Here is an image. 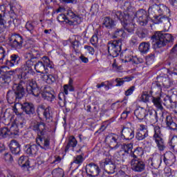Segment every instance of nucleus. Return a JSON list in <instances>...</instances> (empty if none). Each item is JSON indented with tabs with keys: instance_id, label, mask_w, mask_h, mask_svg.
Returning <instances> with one entry per match:
<instances>
[{
	"instance_id": "obj_1",
	"label": "nucleus",
	"mask_w": 177,
	"mask_h": 177,
	"mask_svg": "<svg viewBox=\"0 0 177 177\" xmlns=\"http://www.w3.org/2000/svg\"><path fill=\"white\" fill-rule=\"evenodd\" d=\"M30 129L37 134L36 144L30 143L25 146V151L29 156H35L39 147L44 150L50 149V137L48 136V127L46 123L42 121H34L30 124Z\"/></svg>"
},
{
	"instance_id": "obj_2",
	"label": "nucleus",
	"mask_w": 177,
	"mask_h": 177,
	"mask_svg": "<svg viewBox=\"0 0 177 177\" xmlns=\"http://www.w3.org/2000/svg\"><path fill=\"white\" fill-rule=\"evenodd\" d=\"M111 16L114 20H120L121 24L127 32H130L131 34L134 32L135 28H136V24L132 22V18L128 12L113 10Z\"/></svg>"
},
{
	"instance_id": "obj_3",
	"label": "nucleus",
	"mask_w": 177,
	"mask_h": 177,
	"mask_svg": "<svg viewBox=\"0 0 177 177\" xmlns=\"http://www.w3.org/2000/svg\"><path fill=\"white\" fill-rule=\"evenodd\" d=\"M24 84V82L22 81L19 84H14L12 90H10L7 92V102L10 104H13V103L17 104L24 97V95H26V88L23 86Z\"/></svg>"
},
{
	"instance_id": "obj_4",
	"label": "nucleus",
	"mask_w": 177,
	"mask_h": 177,
	"mask_svg": "<svg viewBox=\"0 0 177 177\" xmlns=\"http://www.w3.org/2000/svg\"><path fill=\"white\" fill-rule=\"evenodd\" d=\"M152 48L153 49H160L165 46L168 42L174 41V37L169 33H162V32H155L151 37Z\"/></svg>"
},
{
	"instance_id": "obj_5",
	"label": "nucleus",
	"mask_w": 177,
	"mask_h": 177,
	"mask_svg": "<svg viewBox=\"0 0 177 177\" xmlns=\"http://www.w3.org/2000/svg\"><path fill=\"white\" fill-rule=\"evenodd\" d=\"M42 61H38L37 62L34 63V67L35 71L39 74H44V73H48L49 71L48 68H55V64L50 61L48 56H44L42 57Z\"/></svg>"
},
{
	"instance_id": "obj_6",
	"label": "nucleus",
	"mask_w": 177,
	"mask_h": 177,
	"mask_svg": "<svg viewBox=\"0 0 177 177\" xmlns=\"http://www.w3.org/2000/svg\"><path fill=\"white\" fill-rule=\"evenodd\" d=\"M122 40L121 39L118 40H111L107 43L108 53L112 57H118L122 50Z\"/></svg>"
},
{
	"instance_id": "obj_7",
	"label": "nucleus",
	"mask_w": 177,
	"mask_h": 177,
	"mask_svg": "<svg viewBox=\"0 0 177 177\" xmlns=\"http://www.w3.org/2000/svg\"><path fill=\"white\" fill-rule=\"evenodd\" d=\"M24 39L23 36L17 33H12L8 36V44L12 49L17 50L23 48Z\"/></svg>"
},
{
	"instance_id": "obj_8",
	"label": "nucleus",
	"mask_w": 177,
	"mask_h": 177,
	"mask_svg": "<svg viewBox=\"0 0 177 177\" xmlns=\"http://www.w3.org/2000/svg\"><path fill=\"white\" fill-rule=\"evenodd\" d=\"M154 134L153 136V140L156 143L157 147L160 151H164L165 150V142L162 138V133H161V128L159 126H156L153 129Z\"/></svg>"
},
{
	"instance_id": "obj_9",
	"label": "nucleus",
	"mask_w": 177,
	"mask_h": 177,
	"mask_svg": "<svg viewBox=\"0 0 177 177\" xmlns=\"http://www.w3.org/2000/svg\"><path fill=\"white\" fill-rule=\"evenodd\" d=\"M130 167L133 172L141 174L146 171V160L145 159H131Z\"/></svg>"
},
{
	"instance_id": "obj_10",
	"label": "nucleus",
	"mask_w": 177,
	"mask_h": 177,
	"mask_svg": "<svg viewBox=\"0 0 177 177\" xmlns=\"http://www.w3.org/2000/svg\"><path fill=\"white\" fill-rule=\"evenodd\" d=\"M35 61H31L28 59L25 64H22L21 66V78L22 80H26L34 73V70L32 69V66Z\"/></svg>"
},
{
	"instance_id": "obj_11",
	"label": "nucleus",
	"mask_w": 177,
	"mask_h": 177,
	"mask_svg": "<svg viewBox=\"0 0 177 177\" xmlns=\"http://www.w3.org/2000/svg\"><path fill=\"white\" fill-rule=\"evenodd\" d=\"M41 96L44 100L53 103L55 99H56V95L53 88L48 85H44L41 87Z\"/></svg>"
},
{
	"instance_id": "obj_12",
	"label": "nucleus",
	"mask_w": 177,
	"mask_h": 177,
	"mask_svg": "<svg viewBox=\"0 0 177 177\" xmlns=\"http://www.w3.org/2000/svg\"><path fill=\"white\" fill-rule=\"evenodd\" d=\"M135 20L139 24V26H147V23H149V20H150V17H149V14L147 11L141 9L137 11L135 14Z\"/></svg>"
},
{
	"instance_id": "obj_13",
	"label": "nucleus",
	"mask_w": 177,
	"mask_h": 177,
	"mask_svg": "<svg viewBox=\"0 0 177 177\" xmlns=\"http://www.w3.org/2000/svg\"><path fill=\"white\" fill-rule=\"evenodd\" d=\"M37 111L42 113L46 122H52L53 121V115L52 113V108L50 106H46L44 104H39L37 107Z\"/></svg>"
},
{
	"instance_id": "obj_14",
	"label": "nucleus",
	"mask_w": 177,
	"mask_h": 177,
	"mask_svg": "<svg viewBox=\"0 0 177 177\" xmlns=\"http://www.w3.org/2000/svg\"><path fill=\"white\" fill-rule=\"evenodd\" d=\"M29 88H27V91L30 95H32L35 97H38L41 95V86L37 84V81L34 80H30L28 81Z\"/></svg>"
},
{
	"instance_id": "obj_15",
	"label": "nucleus",
	"mask_w": 177,
	"mask_h": 177,
	"mask_svg": "<svg viewBox=\"0 0 177 177\" xmlns=\"http://www.w3.org/2000/svg\"><path fill=\"white\" fill-rule=\"evenodd\" d=\"M148 12L150 13H155V15H165L167 12H169V9L164 4H153L151 6L149 9Z\"/></svg>"
},
{
	"instance_id": "obj_16",
	"label": "nucleus",
	"mask_w": 177,
	"mask_h": 177,
	"mask_svg": "<svg viewBox=\"0 0 177 177\" xmlns=\"http://www.w3.org/2000/svg\"><path fill=\"white\" fill-rule=\"evenodd\" d=\"M86 174L88 177L99 176L100 174V168L93 162H91L86 166Z\"/></svg>"
},
{
	"instance_id": "obj_17",
	"label": "nucleus",
	"mask_w": 177,
	"mask_h": 177,
	"mask_svg": "<svg viewBox=\"0 0 177 177\" xmlns=\"http://www.w3.org/2000/svg\"><path fill=\"white\" fill-rule=\"evenodd\" d=\"M120 138L123 140H132L135 138V130L124 126L121 131Z\"/></svg>"
},
{
	"instance_id": "obj_18",
	"label": "nucleus",
	"mask_w": 177,
	"mask_h": 177,
	"mask_svg": "<svg viewBox=\"0 0 177 177\" xmlns=\"http://www.w3.org/2000/svg\"><path fill=\"white\" fill-rule=\"evenodd\" d=\"M67 24L69 26H74V23L80 24L81 23V17L80 15H75L72 10H68L66 13Z\"/></svg>"
},
{
	"instance_id": "obj_19",
	"label": "nucleus",
	"mask_w": 177,
	"mask_h": 177,
	"mask_svg": "<svg viewBox=\"0 0 177 177\" xmlns=\"http://www.w3.org/2000/svg\"><path fill=\"white\" fill-rule=\"evenodd\" d=\"M105 172H107L109 175L115 172V165L113 163V161L110 158H105V160L102 163Z\"/></svg>"
},
{
	"instance_id": "obj_20",
	"label": "nucleus",
	"mask_w": 177,
	"mask_h": 177,
	"mask_svg": "<svg viewBox=\"0 0 177 177\" xmlns=\"http://www.w3.org/2000/svg\"><path fill=\"white\" fill-rule=\"evenodd\" d=\"M162 162V158L160 156H153L148 159V165L151 169H158Z\"/></svg>"
},
{
	"instance_id": "obj_21",
	"label": "nucleus",
	"mask_w": 177,
	"mask_h": 177,
	"mask_svg": "<svg viewBox=\"0 0 177 177\" xmlns=\"http://www.w3.org/2000/svg\"><path fill=\"white\" fill-rule=\"evenodd\" d=\"M163 161L167 167H171L176 162V156L171 151L166 152L163 156Z\"/></svg>"
},
{
	"instance_id": "obj_22",
	"label": "nucleus",
	"mask_w": 177,
	"mask_h": 177,
	"mask_svg": "<svg viewBox=\"0 0 177 177\" xmlns=\"http://www.w3.org/2000/svg\"><path fill=\"white\" fill-rule=\"evenodd\" d=\"M20 62V56L17 54H12L9 58L6 59L4 64L7 67H14L17 66Z\"/></svg>"
},
{
	"instance_id": "obj_23",
	"label": "nucleus",
	"mask_w": 177,
	"mask_h": 177,
	"mask_svg": "<svg viewBox=\"0 0 177 177\" xmlns=\"http://www.w3.org/2000/svg\"><path fill=\"white\" fill-rule=\"evenodd\" d=\"M145 120L149 122H157L158 121V116H157V111L154 109H149L145 113Z\"/></svg>"
},
{
	"instance_id": "obj_24",
	"label": "nucleus",
	"mask_w": 177,
	"mask_h": 177,
	"mask_svg": "<svg viewBox=\"0 0 177 177\" xmlns=\"http://www.w3.org/2000/svg\"><path fill=\"white\" fill-rule=\"evenodd\" d=\"M143 154H145V150L142 147H138L130 152L131 160H141L142 158L140 157H142Z\"/></svg>"
},
{
	"instance_id": "obj_25",
	"label": "nucleus",
	"mask_w": 177,
	"mask_h": 177,
	"mask_svg": "<svg viewBox=\"0 0 177 177\" xmlns=\"http://www.w3.org/2000/svg\"><path fill=\"white\" fill-rule=\"evenodd\" d=\"M156 80H158L159 82H160L163 88H166L167 89H168V88H171V86H172L173 85V83L172 82H171V80L168 77V75L158 76Z\"/></svg>"
},
{
	"instance_id": "obj_26",
	"label": "nucleus",
	"mask_w": 177,
	"mask_h": 177,
	"mask_svg": "<svg viewBox=\"0 0 177 177\" xmlns=\"http://www.w3.org/2000/svg\"><path fill=\"white\" fill-rule=\"evenodd\" d=\"M165 122L168 129H171V131H177V124H176V122L174 121V118H172V115H166Z\"/></svg>"
},
{
	"instance_id": "obj_27",
	"label": "nucleus",
	"mask_w": 177,
	"mask_h": 177,
	"mask_svg": "<svg viewBox=\"0 0 177 177\" xmlns=\"http://www.w3.org/2000/svg\"><path fill=\"white\" fill-rule=\"evenodd\" d=\"M38 56H39V51L35 50V48H31L25 53L24 57L28 59V60L34 62L35 59H38Z\"/></svg>"
},
{
	"instance_id": "obj_28",
	"label": "nucleus",
	"mask_w": 177,
	"mask_h": 177,
	"mask_svg": "<svg viewBox=\"0 0 177 177\" xmlns=\"http://www.w3.org/2000/svg\"><path fill=\"white\" fill-rule=\"evenodd\" d=\"M10 150L12 154L17 156V154L20 153V144L16 140H12L10 141Z\"/></svg>"
},
{
	"instance_id": "obj_29",
	"label": "nucleus",
	"mask_w": 177,
	"mask_h": 177,
	"mask_svg": "<svg viewBox=\"0 0 177 177\" xmlns=\"http://www.w3.org/2000/svg\"><path fill=\"white\" fill-rule=\"evenodd\" d=\"M162 92V86L158 80H157V81L151 84L150 93H158V95H161Z\"/></svg>"
},
{
	"instance_id": "obj_30",
	"label": "nucleus",
	"mask_w": 177,
	"mask_h": 177,
	"mask_svg": "<svg viewBox=\"0 0 177 177\" xmlns=\"http://www.w3.org/2000/svg\"><path fill=\"white\" fill-rule=\"evenodd\" d=\"M21 109L23 111H24L26 114H28L29 115L31 114H34L35 111L34 104L30 102H25L21 104Z\"/></svg>"
},
{
	"instance_id": "obj_31",
	"label": "nucleus",
	"mask_w": 177,
	"mask_h": 177,
	"mask_svg": "<svg viewBox=\"0 0 177 177\" xmlns=\"http://www.w3.org/2000/svg\"><path fill=\"white\" fill-rule=\"evenodd\" d=\"M146 113L147 111L145 108L140 107L134 111V115L139 121H143L146 118Z\"/></svg>"
},
{
	"instance_id": "obj_32",
	"label": "nucleus",
	"mask_w": 177,
	"mask_h": 177,
	"mask_svg": "<svg viewBox=\"0 0 177 177\" xmlns=\"http://www.w3.org/2000/svg\"><path fill=\"white\" fill-rule=\"evenodd\" d=\"M102 26L103 27H105V28L110 30L115 27V22L113 19L110 18V17H106L103 20Z\"/></svg>"
},
{
	"instance_id": "obj_33",
	"label": "nucleus",
	"mask_w": 177,
	"mask_h": 177,
	"mask_svg": "<svg viewBox=\"0 0 177 177\" xmlns=\"http://www.w3.org/2000/svg\"><path fill=\"white\" fill-rule=\"evenodd\" d=\"M74 80L72 78L69 79L68 84L64 85V93L65 95H68L69 92H74L75 88H74Z\"/></svg>"
},
{
	"instance_id": "obj_34",
	"label": "nucleus",
	"mask_w": 177,
	"mask_h": 177,
	"mask_svg": "<svg viewBox=\"0 0 177 177\" xmlns=\"http://www.w3.org/2000/svg\"><path fill=\"white\" fill-rule=\"evenodd\" d=\"M159 15H155L153 17L154 24H161V23H169V19L165 16H162V14H158Z\"/></svg>"
},
{
	"instance_id": "obj_35",
	"label": "nucleus",
	"mask_w": 177,
	"mask_h": 177,
	"mask_svg": "<svg viewBox=\"0 0 177 177\" xmlns=\"http://www.w3.org/2000/svg\"><path fill=\"white\" fill-rule=\"evenodd\" d=\"M138 50L140 52V53H142V55L147 53V52L150 50V42L144 41L140 43L138 47Z\"/></svg>"
},
{
	"instance_id": "obj_36",
	"label": "nucleus",
	"mask_w": 177,
	"mask_h": 177,
	"mask_svg": "<svg viewBox=\"0 0 177 177\" xmlns=\"http://www.w3.org/2000/svg\"><path fill=\"white\" fill-rule=\"evenodd\" d=\"M18 165L21 168H28L30 167V160H28V157L26 156H22L18 160Z\"/></svg>"
},
{
	"instance_id": "obj_37",
	"label": "nucleus",
	"mask_w": 177,
	"mask_h": 177,
	"mask_svg": "<svg viewBox=\"0 0 177 177\" xmlns=\"http://www.w3.org/2000/svg\"><path fill=\"white\" fill-rule=\"evenodd\" d=\"M151 100L152 103H153V106L158 108V110H161V111L164 110V107L162 106V101L161 100V97L160 96H153L152 100Z\"/></svg>"
},
{
	"instance_id": "obj_38",
	"label": "nucleus",
	"mask_w": 177,
	"mask_h": 177,
	"mask_svg": "<svg viewBox=\"0 0 177 177\" xmlns=\"http://www.w3.org/2000/svg\"><path fill=\"white\" fill-rule=\"evenodd\" d=\"M77 144H78V141H77V139H75V137H74V136H70L68 142L65 147V153H67V151H68V150L70 149V147H73V149H74V147H75Z\"/></svg>"
},
{
	"instance_id": "obj_39",
	"label": "nucleus",
	"mask_w": 177,
	"mask_h": 177,
	"mask_svg": "<svg viewBox=\"0 0 177 177\" xmlns=\"http://www.w3.org/2000/svg\"><path fill=\"white\" fill-rule=\"evenodd\" d=\"M136 35L140 38V39H143L147 38L149 35V30L145 28H138L136 31Z\"/></svg>"
},
{
	"instance_id": "obj_40",
	"label": "nucleus",
	"mask_w": 177,
	"mask_h": 177,
	"mask_svg": "<svg viewBox=\"0 0 177 177\" xmlns=\"http://www.w3.org/2000/svg\"><path fill=\"white\" fill-rule=\"evenodd\" d=\"M12 81V77L10 74L6 73L0 77V84L6 86Z\"/></svg>"
},
{
	"instance_id": "obj_41",
	"label": "nucleus",
	"mask_w": 177,
	"mask_h": 177,
	"mask_svg": "<svg viewBox=\"0 0 177 177\" xmlns=\"http://www.w3.org/2000/svg\"><path fill=\"white\" fill-rule=\"evenodd\" d=\"M132 81V77L129 76H126L122 78H116L115 82H116L115 86H122L125 82H129Z\"/></svg>"
},
{
	"instance_id": "obj_42",
	"label": "nucleus",
	"mask_w": 177,
	"mask_h": 177,
	"mask_svg": "<svg viewBox=\"0 0 177 177\" xmlns=\"http://www.w3.org/2000/svg\"><path fill=\"white\" fill-rule=\"evenodd\" d=\"M69 41L71 44L73 49L77 50L80 47V41L78 40V36L73 35L69 38Z\"/></svg>"
},
{
	"instance_id": "obj_43",
	"label": "nucleus",
	"mask_w": 177,
	"mask_h": 177,
	"mask_svg": "<svg viewBox=\"0 0 177 177\" xmlns=\"http://www.w3.org/2000/svg\"><path fill=\"white\" fill-rule=\"evenodd\" d=\"M125 37V32L122 28H117L113 33H112V38H124Z\"/></svg>"
},
{
	"instance_id": "obj_44",
	"label": "nucleus",
	"mask_w": 177,
	"mask_h": 177,
	"mask_svg": "<svg viewBox=\"0 0 177 177\" xmlns=\"http://www.w3.org/2000/svg\"><path fill=\"white\" fill-rule=\"evenodd\" d=\"M6 138H10L9 133V128L3 127L0 129V139H5Z\"/></svg>"
},
{
	"instance_id": "obj_45",
	"label": "nucleus",
	"mask_w": 177,
	"mask_h": 177,
	"mask_svg": "<svg viewBox=\"0 0 177 177\" xmlns=\"http://www.w3.org/2000/svg\"><path fill=\"white\" fill-rule=\"evenodd\" d=\"M10 138L19 135V128L16 124H12L10 129H8Z\"/></svg>"
},
{
	"instance_id": "obj_46",
	"label": "nucleus",
	"mask_w": 177,
	"mask_h": 177,
	"mask_svg": "<svg viewBox=\"0 0 177 177\" xmlns=\"http://www.w3.org/2000/svg\"><path fill=\"white\" fill-rule=\"evenodd\" d=\"M133 149V143L130 142L128 144H123L122 146V150L124 151V153H130L133 151L132 150Z\"/></svg>"
},
{
	"instance_id": "obj_47",
	"label": "nucleus",
	"mask_w": 177,
	"mask_h": 177,
	"mask_svg": "<svg viewBox=\"0 0 177 177\" xmlns=\"http://www.w3.org/2000/svg\"><path fill=\"white\" fill-rule=\"evenodd\" d=\"M169 59L177 61V44L170 50Z\"/></svg>"
},
{
	"instance_id": "obj_48",
	"label": "nucleus",
	"mask_w": 177,
	"mask_h": 177,
	"mask_svg": "<svg viewBox=\"0 0 177 177\" xmlns=\"http://www.w3.org/2000/svg\"><path fill=\"white\" fill-rule=\"evenodd\" d=\"M140 99L145 103H149V102H150V100H151L153 99V93H151L150 91H149V94L148 93H143L141 95Z\"/></svg>"
},
{
	"instance_id": "obj_49",
	"label": "nucleus",
	"mask_w": 177,
	"mask_h": 177,
	"mask_svg": "<svg viewBox=\"0 0 177 177\" xmlns=\"http://www.w3.org/2000/svg\"><path fill=\"white\" fill-rule=\"evenodd\" d=\"M43 78L47 84H53V82H56V77L53 75H44Z\"/></svg>"
},
{
	"instance_id": "obj_50",
	"label": "nucleus",
	"mask_w": 177,
	"mask_h": 177,
	"mask_svg": "<svg viewBox=\"0 0 177 177\" xmlns=\"http://www.w3.org/2000/svg\"><path fill=\"white\" fill-rule=\"evenodd\" d=\"M84 156L82 155H77L73 158V162L71 164H77V165H81L84 162Z\"/></svg>"
},
{
	"instance_id": "obj_51",
	"label": "nucleus",
	"mask_w": 177,
	"mask_h": 177,
	"mask_svg": "<svg viewBox=\"0 0 177 177\" xmlns=\"http://www.w3.org/2000/svg\"><path fill=\"white\" fill-rule=\"evenodd\" d=\"M53 177H63L64 176V171L62 168H57L52 171Z\"/></svg>"
},
{
	"instance_id": "obj_52",
	"label": "nucleus",
	"mask_w": 177,
	"mask_h": 177,
	"mask_svg": "<svg viewBox=\"0 0 177 177\" xmlns=\"http://www.w3.org/2000/svg\"><path fill=\"white\" fill-rule=\"evenodd\" d=\"M105 141L109 143L110 145H112L113 143H115V146L113 147L114 149L117 148V139L113 136L109 135L107 136L105 138Z\"/></svg>"
},
{
	"instance_id": "obj_53",
	"label": "nucleus",
	"mask_w": 177,
	"mask_h": 177,
	"mask_svg": "<svg viewBox=\"0 0 177 177\" xmlns=\"http://www.w3.org/2000/svg\"><path fill=\"white\" fill-rule=\"evenodd\" d=\"M59 99V104L60 107H65L66 106V97L64 96V93H59L58 95Z\"/></svg>"
},
{
	"instance_id": "obj_54",
	"label": "nucleus",
	"mask_w": 177,
	"mask_h": 177,
	"mask_svg": "<svg viewBox=\"0 0 177 177\" xmlns=\"http://www.w3.org/2000/svg\"><path fill=\"white\" fill-rule=\"evenodd\" d=\"M6 56V50H5V48L2 47V46H0V64H4L5 62H3V59H5V57Z\"/></svg>"
},
{
	"instance_id": "obj_55",
	"label": "nucleus",
	"mask_w": 177,
	"mask_h": 177,
	"mask_svg": "<svg viewBox=\"0 0 177 177\" xmlns=\"http://www.w3.org/2000/svg\"><path fill=\"white\" fill-rule=\"evenodd\" d=\"M163 104L168 109H169V107L172 109V99H171L169 96H167L164 98Z\"/></svg>"
},
{
	"instance_id": "obj_56",
	"label": "nucleus",
	"mask_w": 177,
	"mask_h": 177,
	"mask_svg": "<svg viewBox=\"0 0 177 177\" xmlns=\"http://www.w3.org/2000/svg\"><path fill=\"white\" fill-rule=\"evenodd\" d=\"M91 44L94 48H97V42H99V37L97 35H93L90 40Z\"/></svg>"
},
{
	"instance_id": "obj_57",
	"label": "nucleus",
	"mask_w": 177,
	"mask_h": 177,
	"mask_svg": "<svg viewBox=\"0 0 177 177\" xmlns=\"http://www.w3.org/2000/svg\"><path fill=\"white\" fill-rule=\"evenodd\" d=\"M169 146H171V148L173 149L174 151H177V138H173L171 139V140L169 142Z\"/></svg>"
},
{
	"instance_id": "obj_58",
	"label": "nucleus",
	"mask_w": 177,
	"mask_h": 177,
	"mask_svg": "<svg viewBox=\"0 0 177 177\" xmlns=\"http://www.w3.org/2000/svg\"><path fill=\"white\" fill-rule=\"evenodd\" d=\"M133 56H132V52L128 51L127 53H124V59L125 62H132L133 59Z\"/></svg>"
},
{
	"instance_id": "obj_59",
	"label": "nucleus",
	"mask_w": 177,
	"mask_h": 177,
	"mask_svg": "<svg viewBox=\"0 0 177 177\" xmlns=\"http://www.w3.org/2000/svg\"><path fill=\"white\" fill-rule=\"evenodd\" d=\"M26 28L28 31L31 32L34 30V28H35V26H34V22L32 21H28L26 24Z\"/></svg>"
},
{
	"instance_id": "obj_60",
	"label": "nucleus",
	"mask_w": 177,
	"mask_h": 177,
	"mask_svg": "<svg viewBox=\"0 0 177 177\" xmlns=\"http://www.w3.org/2000/svg\"><path fill=\"white\" fill-rule=\"evenodd\" d=\"M57 19L59 23L65 22L67 24V17L64 14H59Z\"/></svg>"
},
{
	"instance_id": "obj_61",
	"label": "nucleus",
	"mask_w": 177,
	"mask_h": 177,
	"mask_svg": "<svg viewBox=\"0 0 177 177\" xmlns=\"http://www.w3.org/2000/svg\"><path fill=\"white\" fill-rule=\"evenodd\" d=\"M155 57H156V56L153 53L148 55L146 57L147 63H148V64H151V63H153V62H154Z\"/></svg>"
},
{
	"instance_id": "obj_62",
	"label": "nucleus",
	"mask_w": 177,
	"mask_h": 177,
	"mask_svg": "<svg viewBox=\"0 0 177 177\" xmlns=\"http://www.w3.org/2000/svg\"><path fill=\"white\" fill-rule=\"evenodd\" d=\"M135 86H131L124 92L125 96H131V95H132V93H133V92L135 91Z\"/></svg>"
},
{
	"instance_id": "obj_63",
	"label": "nucleus",
	"mask_w": 177,
	"mask_h": 177,
	"mask_svg": "<svg viewBox=\"0 0 177 177\" xmlns=\"http://www.w3.org/2000/svg\"><path fill=\"white\" fill-rule=\"evenodd\" d=\"M84 49H86V50H87V52L89 53V55H92V56H93V55H95V48H93V47H92L91 46L86 45V46H84Z\"/></svg>"
},
{
	"instance_id": "obj_64",
	"label": "nucleus",
	"mask_w": 177,
	"mask_h": 177,
	"mask_svg": "<svg viewBox=\"0 0 177 177\" xmlns=\"http://www.w3.org/2000/svg\"><path fill=\"white\" fill-rule=\"evenodd\" d=\"M131 62L133 64H140L141 63H143V59L140 57H138L136 56H134L133 58V61Z\"/></svg>"
}]
</instances>
